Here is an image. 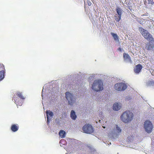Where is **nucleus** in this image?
Returning <instances> with one entry per match:
<instances>
[{"mask_svg": "<svg viewBox=\"0 0 154 154\" xmlns=\"http://www.w3.org/2000/svg\"><path fill=\"white\" fill-rule=\"evenodd\" d=\"M59 134L60 137L62 138H63L65 136L66 133L64 131L60 130L59 132Z\"/></svg>", "mask_w": 154, "mask_h": 154, "instance_id": "17", "label": "nucleus"}, {"mask_svg": "<svg viewBox=\"0 0 154 154\" xmlns=\"http://www.w3.org/2000/svg\"><path fill=\"white\" fill-rule=\"evenodd\" d=\"M95 74H92L89 76L88 77V80L89 81H92L93 79L95 77Z\"/></svg>", "mask_w": 154, "mask_h": 154, "instance_id": "23", "label": "nucleus"}, {"mask_svg": "<svg viewBox=\"0 0 154 154\" xmlns=\"http://www.w3.org/2000/svg\"><path fill=\"white\" fill-rule=\"evenodd\" d=\"M115 131H116L117 133H119L122 131V129L117 125H115Z\"/></svg>", "mask_w": 154, "mask_h": 154, "instance_id": "20", "label": "nucleus"}, {"mask_svg": "<svg viewBox=\"0 0 154 154\" xmlns=\"http://www.w3.org/2000/svg\"><path fill=\"white\" fill-rule=\"evenodd\" d=\"M17 96L20 97V98L23 99H24V97L22 96L21 93L20 92H18L17 93Z\"/></svg>", "mask_w": 154, "mask_h": 154, "instance_id": "26", "label": "nucleus"}, {"mask_svg": "<svg viewBox=\"0 0 154 154\" xmlns=\"http://www.w3.org/2000/svg\"><path fill=\"white\" fill-rule=\"evenodd\" d=\"M66 98L68 101L69 104L72 106L76 101V98L73 94L69 92H66L65 93Z\"/></svg>", "mask_w": 154, "mask_h": 154, "instance_id": "3", "label": "nucleus"}, {"mask_svg": "<svg viewBox=\"0 0 154 154\" xmlns=\"http://www.w3.org/2000/svg\"><path fill=\"white\" fill-rule=\"evenodd\" d=\"M79 73H80V72H79Z\"/></svg>", "mask_w": 154, "mask_h": 154, "instance_id": "32", "label": "nucleus"}, {"mask_svg": "<svg viewBox=\"0 0 154 154\" xmlns=\"http://www.w3.org/2000/svg\"><path fill=\"white\" fill-rule=\"evenodd\" d=\"M122 11V10L120 8L117 7L116 8V11L118 14V15H119L121 17Z\"/></svg>", "mask_w": 154, "mask_h": 154, "instance_id": "19", "label": "nucleus"}, {"mask_svg": "<svg viewBox=\"0 0 154 154\" xmlns=\"http://www.w3.org/2000/svg\"><path fill=\"white\" fill-rule=\"evenodd\" d=\"M121 18V16H120L116 14L115 16V20L117 22H119Z\"/></svg>", "mask_w": 154, "mask_h": 154, "instance_id": "25", "label": "nucleus"}, {"mask_svg": "<svg viewBox=\"0 0 154 154\" xmlns=\"http://www.w3.org/2000/svg\"><path fill=\"white\" fill-rule=\"evenodd\" d=\"M142 68L141 65L138 64L135 66L134 69V72L136 74H139L141 71Z\"/></svg>", "mask_w": 154, "mask_h": 154, "instance_id": "10", "label": "nucleus"}, {"mask_svg": "<svg viewBox=\"0 0 154 154\" xmlns=\"http://www.w3.org/2000/svg\"><path fill=\"white\" fill-rule=\"evenodd\" d=\"M154 84V81L153 80H149L146 82V85L147 86L153 85Z\"/></svg>", "mask_w": 154, "mask_h": 154, "instance_id": "21", "label": "nucleus"}, {"mask_svg": "<svg viewBox=\"0 0 154 154\" xmlns=\"http://www.w3.org/2000/svg\"><path fill=\"white\" fill-rule=\"evenodd\" d=\"M123 57L125 62L128 63H131V60L129 55L127 53H124L123 54Z\"/></svg>", "mask_w": 154, "mask_h": 154, "instance_id": "9", "label": "nucleus"}, {"mask_svg": "<svg viewBox=\"0 0 154 154\" xmlns=\"http://www.w3.org/2000/svg\"><path fill=\"white\" fill-rule=\"evenodd\" d=\"M144 128L146 132L148 133H150L152 131L153 126L150 121H146L144 122Z\"/></svg>", "mask_w": 154, "mask_h": 154, "instance_id": "4", "label": "nucleus"}, {"mask_svg": "<svg viewBox=\"0 0 154 154\" xmlns=\"http://www.w3.org/2000/svg\"><path fill=\"white\" fill-rule=\"evenodd\" d=\"M133 117V113L129 111H125L120 116L122 121L126 123L131 122L132 119Z\"/></svg>", "mask_w": 154, "mask_h": 154, "instance_id": "1", "label": "nucleus"}, {"mask_svg": "<svg viewBox=\"0 0 154 154\" xmlns=\"http://www.w3.org/2000/svg\"><path fill=\"white\" fill-rule=\"evenodd\" d=\"M5 70H2L0 71V81L2 80L5 77Z\"/></svg>", "mask_w": 154, "mask_h": 154, "instance_id": "18", "label": "nucleus"}, {"mask_svg": "<svg viewBox=\"0 0 154 154\" xmlns=\"http://www.w3.org/2000/svg\"><path fill=\"white\" fill-rule=\"evenodd\" d=\"M154 44L152 41H149L145 44V49L149 51H154Z\"/></svg>", "mask_w": 154, "mask_h": 154, "instance_id": "7", "label": "nucleus"}, {"mask_svg": "<svg viewBox=\"0 0 154 154\" xmlns=\"http://www.w3.org/2000/svg\"><path fill=\"white\" fill-rule=\"evenodd\" d=\"M70 116L73 120H75L77 118L76 113L74 110H72L70 112Z\"/></svg>", "mask_w": 154, "mask_h": 154, "instance_id": "14", "label": "nucleus"}, {"mask_svg": "<svg viewBox=\"0 0 154 154\" xmlns=\"http://www.w3.org/2000/svg\"><path fill=\"white\" fill-rule=\"evenodd\" d=\"M19 127L17 125L15 124L12 125L11 128V130L14 132L17 131Z\"/></svg>", "mask_w": 154, "mask_h": 154, "instance_id": "15", "label": "nucleus"}, {"mask_svg": "<svg viewBox=\"0 0 154 154\" xmlns=\"http://www.w3.org/2000/svg\"><path fill=\"white\" fill-rule=\"evenodd\" d=\"M91 3L90 2L89 3H88V5L89 6L91 5Z\"/></svg>", "mask_w": 154, "mask_h": 154, "instance_id": "31", "label": "nucleus"}, {"mask_svg": "<svg viewBox=\"0 0 154 154\" xmlns=\"http://www.w3.org/2000/svg\"><path fill=\"white\" fill-rule=\"evenodd\" d=\"M43 89H44V87H43V89H42V98H43Z\"/></svg>", "mask_w": 154, "mask_h": 154, "instance_id": "29", "label": "nucleus"}, {"mask_svg": "<svg viewBox=\"0 0 154 154\" xmlns=\"http://www.w3.org/2000/svg\"><path fill=\"white\" fill-rule=\"evenodd\" d=\"M92 88L96 91H101L103 89V83L100 79L94 80L92 85Z\"/></svg>", "mask_w": 154, "mask_h": 154, "instance_id": "2", "label": "nucleus"}, {"mask_svg": "<svg viewBox=\"0 0 154 154\" xmlns=\"http://www.w3.org/2000/svg\"><path fill=\"white\" fill-rule=\"evenodd\" d=\"M74 142L75 143H77L78 142V141L77 140H75L74 141Z\"/></svg>", "mask_w": 154, "mask_h": 154, "instance_id": "30", "label": "nucleus"}, {"mask_svg": "<svg viewBox=\"0 0 154 154\" xmlns=\"http://www.w3.org/2000/svg\"><path fill=\"white\" fill-rule=\"evenodd\" d=\"M144 3L146 6H151L153 5L154 3L153 0H144Z\"/></svg>", "mask_w": 154, "mask_h": 154, "instance_id": "13", "label": "nucleus"}, {"mask_svg": "<svg viewBox=\"0 0 154 154\" xmlns=\"http://www.w3.org/2000/svg\"><path fill=\"white\" fill-rule=\"evenodd\" d=\"M137 21L142 25H143L144 24L143 23V21L141 19H137Z\"/></svg>", "mask_w": 154, "mask_h": 154, "instance_id": "27", "label": "nucleus"}, {"mask_svg": "<svg viewBox=\"0 0 154 154\" xmlns=\"http://www.w3.org/2000/svg\"><path fill=\"white\" fill-rule=\"evenodd\" d=\"M143 36L147 40L149 41H153L154 42V39L152 36V35L147 30L146 32H145L144 34H143Z\"/></svg>", "mask_w": 154, "mask_h": 154, "instance_id": "8", "label": "nucleus"}, {"mask_svg": "<svg viewBox=\"0 0 154 154\" xmlns=\"http://www.w3.org/2000/svg\"><path fill=\"white\" fill-rule=\"evenodd\" d=\"M82 130L84 133L88 134H91L94 131L92 126L89 124L84 125L82 128Z\"/></svg>", "mask_w": 154, "mask_h": 154, "instance_id": "5", "label": "nucleus"}, {"mask_svg": "<svg viewBox=\"0 0 154 154\" xmlns=\"http://www.w3.org/2000/svg\"><path fill=\"white\" fill-rule=\"evenodd\" d=\"M127 88V85L124 83L122 82L116 84L115 85V88L119 91L125 90Z\"/></svg>", "mask_w": 154, "mask_h": 154, "instance_id": "6", "label": "nucleus"}, {"mask_svg": "<svg viewBox=\"0 0 154 154\" xmlns=\"http://www.w3.org/2000/svg\"><path fill=\"white\" fill-rule=\"evenodd\" d=\"M14 100L15 101V103L17 105H19L20 106L22 105V101H19V100L18 101L17 99L16 100L14 99Z\"/></svg>", "mask_w": 154, "mask_h": 154, "instance_id": "24", "label": "nucleus"}, {"mask_svg": "<svg viewBox=\"0 0 154 154\" xmlns=\"http://www.w3.org/2000/svg\"><path fill=\"white\" fill-rule=\"evenodd\" d=\"M121 103H116L113 104L112 109L115 111H118L121 108Z\"/></svg>", "mask_w": 154, "mask_h": 154, "instance_id": "11", "label": "nucleus"}, {"mask_svg": "<svg viewBox=\"0 0 154 154\" xmlns=\"http://www.w3.org/2000/svg\"><path fill=\"white\" fill-rule=\"evenodd\" d=\"M139 31L140 32L142 35L144 34L145 32H146V30L143 28L142 27H139L138 28Z\"/></svg>", "mask_w": 154, "mask_h": 154, "instance_id": "22", "label": "nucleus"}, {"mask_svg": "<svg viewBox=\"0 0 154 154\" xmlns=\"http://www.w3.org/2000/svg\"><path fill=\"white\" fill-rule=\"evenodd\" d=\"M110 34L115 41L116 42L119 41V37L116 34L112 32H111Z\"/></svg>", "mask_w": 154, "mask_h": 154, "instance_id": "16", "label": "nucleus"}, {"mask_svg": "<svg viewBox=\"0 0 154 154\" xmlns=\"http://www.w3.org/2000/svg\"><path fill=\"white\" fill-rule=\"evenodd\" d=\"M46 113L47 116V123L48 124L50 122L51 120V119H49V116L52 117L53 116V113L52 112L48 110H47Z\"/></svg>", "mask_w": 154, "mask_h": 154, "instance_id": "12", "label": "nucleus"}, {"mask_svg": "<svg viewBox=\"0 0 154 154\" xmlns=\"http://www.w3.org/2000/svg\"><path fill=\"white\" fill-rule=\"evenodd\" d=\"M118 50L120 51V52H122L123 51V49L121 47H119L118 49Z\"/></svg>", "mask_w": 154, "mask_h": 154, "instance_id": "28", "label": "nucleus"}]
</instances>
